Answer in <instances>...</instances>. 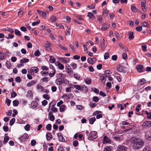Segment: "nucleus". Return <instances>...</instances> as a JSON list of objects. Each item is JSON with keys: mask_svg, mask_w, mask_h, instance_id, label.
I'll use <instances>...</instances> for the list:
<instances>
[{"mask_svg": "<svg viewBox=\"0 0 151 151\" xmlns=\"http://www.w3.org/2000/svg\"><path fill=\"white\" fill-rule=\"evenodd\" d=\"M146 2L145 0H143L141 1V5L142 7V9L143 11L146 12L147 9L146 8Z\"/></svg>", "mask_w": 151, "mask_h": 151, "instance_id": "obj_12", "label": "nucleus"}, {"mask_svg": "<svg viewBox=\"0 0 151 151\" xmlns=\"http://www.w3.org/2000/svg\"><path fill=\"white\" fill-rule=\"evenodd\" d=\"M47 44L45 45V48L47 51H50L51 50L50 46L51 44L48 41H47Z\"/></svg>", "mask_w": 151, "mask_h": 151, "instance_id": "obj_18", "label": "nucleus"}, {"mask_svg": "<svg viewBox=\"0 0 151 151\" xmlns=\"http://www.w3.org/2000/svg\"><path fill=\"white\" fill-rule=\"evenodd\" d=\"M103 142L104 143H110L111 140L107 136H104L103 137Z\"/></svg>", "mask_w": 151, "mask_h": 151, "instance_id": "obj_14", "label": "nucleus"}, {"mask_svg": "<svg viewBox=\"0 0 151 151\" xmlns=\"http://www.w3.org/2000/svg\"><path fill=\"white\" fill-rule=\"evenodd\" d=\"M143 128H148L151 127V121H147L144 122L142 125Z\"/></svg>", "mask_w": 151, "mask_h": 151, "instance_id": "obj_3", "label": "nucleus"}, {"mask_svg": "<svg viewBox=\"0 0 151 151\" xmlns=\"http://www.w3.org/2000/svg\"><path fill=\"white\" fill-rule=\"evenodd\" d=\"M73 87L76 89L81 91V87L79 85H74Z\"/></svg>", "mask_w": 151, "mask_h": 151, "instance_id": "obj_51", "label": "nucleus"}, {"mask_svg": "<svg viewBox=\"0 0 151 151\" xmlns=\"http://www.w3.org/2000/svg\"><path fill=\"white\" fill-rule=\"evenodd\" d=\"M31 106L32 108H36L37 106V104L36 101H32L31 103Z\"/></svg>", "mask_w": 151, "mask_h": 151, "instance_id": "obj_21", "label": "nucleus"}, {"mask_svg": "<svg viewBox=\"0 0 151 151\" xmlns=\"http://www.w3.org/2000/svg\"><path fill=\"white\" fill-rule=\"evenodd\" d=\"M24 13V10L23 9H20L19 11L18 12V15L19 16H21Z\"/></svg>", "mask_w": 151, "mask_h": 151, "instance_id": "obj_54", "label": "nucleus"}, {"mask_svg": "<svg viewBox=\"0 0 151 151\" xmlns=\"http://www.w3.org/2000/svg\"><path fill=\"white\" fill-rule=\"evenodd\" d=\"M36 83V82L34 80H32L31 81V82H30L28 83H27V86L28 87H30L34 85Z\"/></svg>", "mask_w": 151, "mask_h": 151, "instance_id": "obj_22", "label": "nucleus"}, {"mask_svg": "<svg viewBox=\"0 0 151 151\" xmlns=\"http://www.w3.org/2000/svg\"><path fill=\"white\" fill-rule=\"evenodd\" d=\"M142 151H151V147L149 145L145 147Z\"/></svg>", "mask_w": 151, "mask_h": 151, "instance_id": "obj_25", "label": "nucleus"}, {"mask_svg": "<svg viewBox=\"0 0 151 151\" xmlns=\"http://www.w3.org/2000/svg\"><path fill=\"white\" fill-rule=\"evenodd\" d=\"M11 101V100L8 99L7 98L6 99V102L7 103V104L8 106H9L10 104Z\"/></svg>", "mask_w": 151, "mask_h": 151, "instance_id": "obj_52", "label": "nucleus"}, {"mask_svg": "<svg viewBox=\"0 0 151 151\" xmlns=\"http://www.w3.org/2000/svg\"><path fill=\"white\" fill-rule=\"evenodd\" d=\"M65 82L63 78H58L55 80V83L56 84L58 85H60Z\"/></svg>", "mask_w": 151, "mask_h": 151, "instance_id": "obj_7", "label": "nucleus"}, {"mask_svg": "<svg viewBox=\"0 0 151 151\" xmlns=\"http://www.w3.org/2000/svg\"><path fill=\"white\" fill-rule=\"evenodd\" d=\"M85 83L88 84H90L91 83V80L90 78H87L85 80Z\"/></svg>", "mask_w": 151, "mask_h": 151, "instance_id": "obj_36", "label": "nucleus"}, {"mask_svg": "<svg viewBox=\"0 0 151 151\" xmlns=\"http://www.w3.org/2000/svg\"><path fill=\"white\" fill-rule=\"evenodd\" d=\"M88 90V88L84 85L83 86L81 87V91H83L84 90L86 91V92Z\"/></svg>", "mask_w": 151, "mask_h": 151, "instance_id": "obj_41", "label": "nucleus"}, {"mask_svg": "<svg viewBox=\"0 0 151 151\" xmlns=\"http://www.w3.org/2000/svg\"><path fill=\"white\" fill-rule=\"evenodd\" d=\"M125 68V66L122 65H119L118 67L116 69L117 70L120 72H124L125 73L126 71L124 70Z\"/></svg>", "mask_w": 151, "mask_h": 151, "instance_id": "obj_9", "label": "nucleus"}, {"mask_svg": "<svg viewBox=\"0 0 151 151\" xmlns=\"http://www.w3.org/2000/svg\"><path fill=\"white\" fill-rule=\"evenodd\" d=\"M96 119L94 117L91 118L89 120V122L90 124H92L96 121Z\"/></svg>", "mask_w": 151, "mask_h": 151, "instance_id": "obj_26", "label": "nucleus"}, {"mask_svg": "<svg viewBox=\"0 0 151 151\" xmlns=\"http://www.w3.org/2000/svg\"><path fill=\"white\" fill-rule=\"evenodd\" d=\"M110 27V25L107 23H105L103 24L101 28L102 31H105L107 29Z\"/></svg>", "mask_w": 151, "mask_h": 151, "instance_id": "obj_6", "label": "nucleus"}, {"mask_svg": "<svg viewBox=\"0 0 151 151\" xmlns=\"http://www.w3.org/2000/svg\"><path fill=\"white\" fill-rule=\"evenodd\" d=\"M56 26L57 27H58L60 28L61 29H64V27L61 24H59L58 23H56Z\"/></svg>", "mask_w": 151, "mask_h": 151, "instance_id": "obj_50", "label": "nucleus"}, {"mask_svg": "<svg viewBox=\"0 0 151 151\" xmlns=\"http://www.w3.org/2000/svg\"><path fill=\"white\" fill-rule=\"evenodd\" d=\"M31 70L32 72H34L35 73H37L38 72L39 70L37 67H32Z\"/></svg>", "mask_w": 151, "mask_h": 151, "instance_id": "obj_28", "label": "nucleus"}, {"mask_svg": "<svg viewBox=\"0 0 151 151\" xmlns=\"http://www.w3.org/2000/svg\"><path fill=\"white\" fill-rule=\"evenodd\" d=\"M129 35L128 38L130 40H132L134 39V36L133 35L134 33L132 32L129 31L128 32Z\"/></svg>", "mask_w": 151, "mask_h": 151, "instance_id": "obj_16", "label": "nucleus"}, {"mask_svg": "<svg viewBox=\"0 0 151 151\" xmlns=\"http://www.w3.org/2000/svg\"><path fill=\"white\" fill-rule=\"evenodd\" d=\"M89 105L91 108H93L95 107L96 104L95 103L91 102L90 103Z\"/></svg>", "mask_w": 151, "mask_h": 151, "instance_id": "obj_58", "label": "nucleus"}, {"mask_svg": "<svg viewBox=\"0 0 151 151\" xmlns=\"http://www.w3.org/2000/svg\"><path fill=\"white\" fill-rule=\"evenodd\" d=\"M146 80H145L144 78H142L140 79L139 83L141 85H143L146 83Z\"/></svg>", "mask_w": 151, "mask_h": 151, "instance_id": "obj_38", "label": "nucleus"}, {"mask_svg": "<svg viewBox=\"0 0 151 151\" xmlns=\"http://www.w3.org/2000/svg\"><path fill=\"white\" fill-rule=\"evenodd\" d=\"M56 104V103L54 102L51 101L49 104L48 109L47 111H49L50 107H54Z\"/></svg>", "mask_w": 151, "mask_h": 151, "instance_id": "obj_24", "label": "nucleus"}, {"mask_svg": "<svg viewBox=\"0 0 151 151\" xmlns=\"http://www.w3.org/2000/svg\"><path fill=\"white\" fill-rule=\"evenodd\" d=\"M89 64H93L96 61V58H88L87 60Z\"/></svg>", "mask_w": 151, "mask_h": 151, "instance_id": "obj_13", "label": "nucleus"}, {"mask_svg": "<svg viewBox=\"0 0 151 151\" xmlns=\"http://www.w3.org/2000/svg\"><path fill=\"white\" fill-rule=\"evenodd\" d=\"M88 16L91 19H93V18H95V16L91 12H89L88 13Z\"/></svg>", "mask_w": 151, "mask_h": 151, "instance_id": "obj_37", "label": "nucleus"}, {"mask_svg": "<svg viewBox=\"0 0 151 151\" xmlns=\"http://www.w3.org/2000/svg\"><path fill=\"white\" fill-rule=\"evenodd\" d=\"M29 60L28 59L23 58L21 59L20 60V62L21 63H26L28 62L29 61Z\"/></svg>", "mask_w": 151, "mask_h": 151, "instance_id": "obj_27", "label": "nucleus"}, {"mask_svg": "<svg viewBox=\"0 0 151 151\" xmlns=\"http://www.w3.org/2000/svg\"><path fill=\"white\" fill-rule=\"evenodd\" d=\"M74 78L77 80H79L80 78V75L77 73H75L73 75Z\"/></svg>", "mask_w": 151, "mask_h": 151, "instance_id": "obj_30", "label": "nucleus"}, {"mask_svg": "<svg viewBox=\"0 0 151 151\" xmlns=\"http://www.w3.org/2000/svg\"><path fill=\"white\" fill-rule=\"evenodd\" d=\"M127 147L124 145H119L117 147V150L119 151H127Z\"/></svg>", "mask_w": 151, "mask_h": 151, "instance_id": "obj_10", "label": "nucleus"}, {"mask_svg": "<svg viewBox=\"0 0 151 151\" xmlns=\"http://www.w3.org/2000/svg\"><path fill=\"white\" fill-rule=\"evenodd\" d=\"M142 26L149 27V25L145 21L144 22L142 23Z\"/></svg>", "mask_w": 151, "mask_h": 151, "instance_id": "obj_45", "label": "nucleus"}, {"mask_svg": "<svg viewBox=\"0 0 151 151\" xmlns=\"http://www.w3.org/2000/svg\"><path fill=\"white\" fill-rule=\"evenodd\" d=\"M56 72V71L55 70H54V71L53 73H50L48 74L50 76V77H52L55 75Z\"/></svg>", "mask_w": 151, "mask_h": 151, "instance_id": "obj_57", "label": "nucleus"}, {"mask_svg": "<svg viewBox=\"0 0 151 151\" xmlns=\"http://www.w3.org/2000/svg\"><path fill=\"white\" fill-rule=\"evenodd\" d=\"M37 86L38 89H40L41 91H44V87H42L41 85H37Z\"/></svg>", "mask_w": 151, "mask_h": 151, "instance_id": "obj_49", "label": "nucleus"}, {"mask_svg": "<svg viewBox=\"0 0 151 151\" xmlns=\"http://www.w3.org/2000/svg\"><path fill=\"white\" fill-rule=\"evenodd\" d=\"M73 144L74 146L75 147H76L78 145V141L77 140H75L73 142Z\"/></svg>", "mask_w": 151, "mask_h": 151, "instance_id": "obj_56", "label": "nucleus"}, {"mask_svg": "<svg viewBox=\"0 0 151 151\" xmlns=\"http://www.w3.org/2000/svg\"><path fill=\"white\" fill-rule=\"evenodd\" d=\"M57 134L58 137V140L59 141L62 142H65V140L62 135L61 132L58 133Z\"/></svg>", "mask_w": 151, "mask_h": 151, "instance_id": "obj_4", "label": "nucleus"}, {"mask_svg": "<svg viewBox=\"0 0 151 151\" xmlns=\"http://www.w3.org/2000/svg\"><path fill=\"white\" fill-rule=\"evenodd\" d=\"M30 125L29 124H27L24 127L25 129L27 131H28L29 130Z\"/></svg>", "mask_w": 151, "mask_h": 151, "instance_id": "obj_61", "label": "nucleus"}, {"mask_svg": "<svg viewBox=\"0 0 151 151\" xmlns=\"http://www.w3.org/2000/svg\"><path fill=\"white\" fill-rule=\"evenodd\" d=\"M49 58V60L51 63H54L55 62L56 59L53 56H50Z\"/></svg>", "mask_w": 151, "mask_h": 151, "instance_id": "obj_29", "label": "nucleus"}, {"mask_svg": "<svg viewBox=\"0 0 151 151\" xmlns=\"http://www.w3.org/2000/svg\"><path fill=\"white\" fill-rule=\"evenodd\" d=\"M15 34L17 36H20L21 35V32L17 29L14 30Z\"/></svg>", "mask_w": 151, "mask_h": 151, "instance_id": "obj_47", "label": "nucleus"}, {"mask_svg": "<svg viewBox=\"0 0 151 151\" xmlns=\"http://www.w3.org/2000/svg\"><path fill=\"white\" fill-rule=\"evenodd\" d=\"M3 141L4 144H6L9 139V137L8 136H6L4 137Z\"/></svg>", "mask_w": 151, "mask_h": 151, "instance_id": "obj_34", "label": "nucleus"}, {"mask_svg": "<svg viewBox=\"0 0 151 151\" xmlns=\"http://www.w3.org/2000/svg\"><path fill=\"white\" fill-rule=\"evenodd\" d=\"M52 125L50 124H47L46 126V129L48 131H50L51 130Z\"/></svg>", "mask_w": 151, "mask_h": 151, "instance_id": "obj_46", "label": "nucleus"}, {"mask_svg": "<svg viewBox=\"0 0 151 151\" xmlns=\"http://www.w3.org/2000/svg\"><path fill=\"white\" fill-rule=\"evenodd\" d=\"M56 63H57V65L58 66V68L60 69L63 70L64 69V66L59 61H57Z\"/></svg>", "mask_w": 151, "mask_h": 151, "instance_id": "obj_19", "label": "nucleus"}, {"mask_svg": "<svg viewBox=\"0 0 151 151\" xmlns=\"http://www.w3.org/2000/svg\"><path fill=\"white\" fill-rule=\"evenodd\" d=\"M4 53L0 52V59L1 60H3L4 58Z\"/></svg>", "mask_w": 151, "mask_h": 151, "instance_id": "obj_62", "label": "nucleus"}, {"mask_svg": "<svg viewBox=\"0 0 151 151\" xmlns=\"http://www.w3.org/2000/svg\"><path fill=\"white\" fill-rule=\"evenodd\" d=\"M97 133L95 131H92L90 132L88 135V139L90 141H93V140L97 137Z\"/></svg>", "mask_w": 151, "mask_h": 151, "instance_id": "obj_2", "label": "nucleus"}, {"mask_svg": "<svg viewBox=\"0 0 151 151\" xmlns=\"http://www.w3.org/2000/svg\"><path fill=\"white\" fill-rule=\"evenodd\" d=\"M50 19L51 22H53L56 20V18L55 16H53L50 17Z\"/></svg>", "mask_w": 151, "mask_h": 151, "instance_id": "obj_59", "label": "nucleus"}, {"mask_svg": "<svg viewBox=\"0 0 151 151\" xmlns=\"http://www.w3.org/2000/svg\"><path fill=\"white\" fill-rule=\"evenodd\" d=\"M108 13V11L106 9L103 11V14L104 16L105 17H106Z\"/></svg>", "mask_w": 151, "mask_h": 151, "instance_id": "obj_60", "label": "nucleus"}, {"mask_svg": "<svg viewBox=\"0 0 151 151\" xmlns=\"http://www.w3.org/2000/svg\"><path fill=\"white\" fill-rule=\"evenodd\" d=\"M17 96V93L14 91L12 90L11 93V97L12 98H14Z\"/></svg>", "mask_w": 151, "mask_h": 151, "instance_id": "obj_40", "label": "nucleus"}, {"mask_svg": "<svg viewBox=\"0 0 151 151\" xmlns=\"http://www.w3.org/2000/svg\"><path fill=\"white\" fill-rule=\"evenodd\" d=\"M6 65L8 68H9L12 66L10 62L8 60H7L6 62Z\"/></svg>", "mask_w": 151, "mask_h": 151, "instance_id": "obj_35", "label": "nucleus"}, {"mask_svg": "<svg viewBox=\"0 0 151 151\" xmlns=\"http://www.w3.org/2000/svg\"><path fill=\"white\" fill-rule=\"evenodd\" d=\"M40 54L41 53L39 50H37L35 52V56H39Z\"/></svg>", "mask_w": 151, "mask_h": 151, "instance_id": "obj_48", "label": "nucleus"}, {"mask_svg": "<svg viewBox=\"0 0 151 151\" xmlns=\"http://www.w3.org/2000/svg\"><path fill=\"white\" fill-rule=\"evenodd\" d=\"M15 81L16 82L18 83H19L22 81V79H21L20 77L17 76L15 78Z\"/></svg>", "mask_w": 151, "mask_h": 151, "instance_id": "obj_42", "label": "nucleus"}, {"mask_svg": "<svg viewBox=\"0 0 151 151\" xmlns=\"http://www.w3.org/2000/svg\"><path fill=\"white\" fill-rule=\"evenodd\" d=\"M28 134L26 133H25L21 137H19V139L21 141L23 142L26 141L28 138Z\"/></svg>", "mask_w": 151, "mask_h": 151, "instance_id": "obj_5", "label": "nucleus"}, {"mask_svg": "<svg viewBox=\"0 0 151 151\" xmlns=\"http://www.w3.org/2000/svg\"><path fill=\"white\" fill-rule=\"evenodd\" d=\"M137 69L138 71L139 72H142L143 71V66L142 65H139L137 66Z\"/></svg>", "mask_w": 151, "mask_h": 151, "instance_id": "obj_15", "label": "nucleus"}, {"mask_svg": "<svg viewBox=\"0 0 151 151\" xmlns=\"http://www.w3.org/2000/svg\"><path fill=\"white\" fill-rule=\"evenodd\" d=\"M13 103L14 106H17L18 105L19 102L18 100H15L13 101Z\"/></svg>", "mask_w": 151, "mask_h": 151, "instance_id": "obj_31", "label": "nucleus"}, {"mask_svg": "<svg viewBox=\"0 0 151 151\" xmlns=\"http://www.w3.org/2000/svg\"><path fill=\"white\" fill-rule=\"evenodd\" d=\"M58 151H65L64 148L61 146H60L58 149Z\"/></svg>", "mask_w": 151, "mask_h": 151, "instance_id": "obj_64", "label": "nucleus"}, {"mask_svg": "<svg viewBox=\"0 0 151 151\" xmlns=\"http://www.w3.org/2000/svg\"><path fill=\"white\" fill-rule=\"evenodd\" d=\"M65 107V106L63 105L60 106L59 109L60 111L61 112L63 111Z\"/></svg>", "mask_w": 151, "mask_h": 151, "instance_id": "obj_39", "label": "nucleus"}, {"mask_svg": "<svg viewBox=\"0 0 151 151\" xmlns=\"http://www.w3.org/2000/svg\"><path fill=\"white\" fill-rule=\"evenodd\" d=\"M46 139L47 140H50L52 138V135L50 132H48L46 135Z\"/></svg>", "mask_w": 151, "mask_h": 151, "instance_id": "obj_17", "label": "nucleus"}, {"mask_svg": "<svg viewBox=\"0 0 151 151\" xmlns=\"http://www.w3.org/2000/svg\"><path fill=\"white\" fill-rule=\"evenodd\" d=\"M15 120V118H12L9 122V124L10 126H12L14 123Z\"/></svg>", "mask_w": 151, "mask_h": 151, "instance_id": "obj_44", "label": "nucleus"}, {"mask_svg": "<svg viewBox=\"0 0 151 151\" xmlns=\"http://www.w3.org/2000/svg\"><path fill=\"white\" fill-rule=\"evenodd\" d=\"M59 60H60L62 63H66L70 61V59L68 58L60 57L58 58Z\"/></svg>", "mask_w": 151, "mask_h": 151, "instance_id": "obj_8", "label": "nucleus"}, {"mask_svg": "<svg viewBox=\"0 0 151 151\" xmlns=\"http://www.w3.org/2000/svg\"><path fill=\"white\" fill-rule=\"evenodd\" d=\"M131 9L132 11L134 12H137L138 11V9H137L136 6L134 5H132L131 6Z\"/></svg>", "mask_w": 151, "mask_h": 151, "instance_id": "obj_23", "label": "nucleus"}, {"mask_svg": "<svg viewBox=\"0 0 151 151\" xmlns=\"http://www.w3.org/2000/svg\"><path fill=\"white\" fill-rule=\"evenodd\" d=\"M106 78V76L105 75V74H103L101 75L100 77V80L101 81H103Z\"/></svg>", "mask_w": 151, "mask_h": 151, "instance_id": "obj_33", "label": "nucleus"}, {"mask_svg": "<svg viewBox=\"0 0 151 151\" xmlns=\"http://www.w3.org/2000/svg\"><path fill=\"white\" fill-rule=\"evenodd\" d=\"M27 97H31L32 98L33 96V94L32 91L30 90H29L27 93Z\"/></svg>", "mask_w": 151, "mask_h": 151, "instance_id": "obj_20", "label": "nucleus"}, {"mask_svg": "<svg viewBox=\"0 0 151 151\" xmlns=\"http://www.w3.org/2000/svg\"><path fill=\"white\" fill-rule=\"evenodd\" d=\"M40 22V20H38L36 22H35L32 23V25L33 26H35L36 25H37L39 24Z\"/></svg>", "mask_w": 151, "mask_h": 151, "instance_id": "obj_55", "label": "nucleus"}, {"mask_svg": "<svg viewBox=\"0 0 151 151\" xmlns=\"http://www.w3.org/2000/svg\"><path fill=\"white\" fill-rule=\"evenodd\" d=\"M57 75H58V78H64L66 77L65 75L63 73L57 74Z\"/></svg>", "mask_w": 151, "mask_h": 151, "instance_id": "obj_32", "label": "nucleus"}, {"mask_svg": "<svg viewBox=\"0 0 151 151\" xmlns=\"http://www.w3.org/2000/svg\"><path fill=\"white\" fill-rule=\"evenodd\" d=\"M43 98L47 100H49L50 98V97L47 94H44L43 95Z\"/></svg>", "mask_w": 151, "mask_h": 151, "instance_id": "obj_53", "label": "nucleus"}, {"mask_svg": "<svg viewBox=\"0 0 151 151\" xmlns=\"http://www.w3.org/2000/svg\"><path fill=\"white\" fill-rule=\"evenodd\" d=\"M132 147L135 150L140 149L144 145L145 142L142 139L139 138H133L131 140Z\"/></svg>", "mask_w": 151, "mask_h": 151, "instance_id": "obj_1", "label": "nucleus"}, {"mask_svg": "<svg viewBox=\"0 0 151 151\" xmlns=\"http://www.w3.org/2000/svg\"><path fill=\"white\" fill-rule=\"evenodd\" d=\"M93 101L95 102H97L99 100V99L98 97L96 96H93L92 98Z\"/></svg>", "mask_w": 151, "mask_h": 151, "instance_id": "obj_43", "label": "nucleus"}, {"mask_svg": "<svg viewBox=\"0 0 151 151\" xmlns=\"http://www.w3.org/2000/svg\"><path fill=\"white\" fill-rule=\"evenodd\" d=\"M145 136L148 140H151V130L147 131L145 134Z\"/></svg>", "mask_w": 151, "mask_h": 151, "instance_id": "obj_11", "label": "nucleus"}, {"mask_svg": "<svg viewBox=\"0 0 151 151\" xmlns=\"http://www.w3.org/2000/svg\"><path fill=\"white\" fill-rule=\"evenodd\" d=\"M51 111L54 113H55L57 111V109L55 107H51Z\"/></svg>", "mask_w": 151, "mask_h": 151, "instance_id": "obj_63", "label": "nucleus"}]
</instances>
